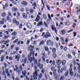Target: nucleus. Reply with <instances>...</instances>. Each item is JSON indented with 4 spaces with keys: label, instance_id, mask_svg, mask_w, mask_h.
Returning a JSON list of instances; mask_svg holds the SVG:
<instances>
[{
    "label": "nucleus",
    "instance_id": "obj_46",
    "mask_svg": "<svg viewBox=\"0 0 80 80\" xmlns=\"http://www.w3.org/2000/svg\"><path fill=\"white\" fill-rule=\"evenodd\" d=\"M54 30L55 31V33L57 34V28H54Z\"/></svg>",
    "mask_w": 80,
    "mask_h": 80
},
{
    "label": "nucleus",
    "instance_id": "obj_47",
    "mask_svg": "<svg viewBox=\"0 0 80 80\" xmlns=\"http://www.w3.org/2000/svg\"><path fill=\"white\" fill-rule=\"evenodd\" d=\"M73 36L74 37H75V36L77 35V32H73Z\"/></svg>",
    "mask_w": 80,
    "mask_h": 80
},
{
    "label": "nucleus",
    "instance_id": "obj_1",
    "mask_svg": "<svg viewBox=\"0 0 80 80\" xmlns=\"http://www.w3.org/2000/svg\"><path fill=\"white\" fill-rule=\"evenodd\" d=\"M35 68V71L33 72V73L32 77L34 78V80H37V76L38 75V73L39 72L40 70L39 69L37 70V66H35L34 67Z\"/></svg>",
    "mask_w": 80,
    "mask_h": 80
},
{
    "label": "nucleus",
    "instance_id": "obj_61",
    "mask_svg": "<svg viewBox=\"0 0 80 80\" xmlns=\"http://www.w3.org/2000/svg\"><path fill=\"white\" fill-rule=\"evenodd\" d=\"M9 60H13V58L11 57H10L9 58Z\"/></svg>",
    "mask_w": 80,
    "mask_h": 80
},
{
    "label": "nucleus",
    "instance_id": "obj_2",
    "mask_svg": "<svg viewBox=\"0 0 80 80\" xmlns=\"http://www.w3.org/2000/svg\"><path fill=\"white\" fill-rule=\"evenodd\" d=\"M27 58L25 57L24 59H22L21 60V62L22 63L23 62V63L22 64V66L23 67H24L25 66V64L27 63Z\"/></svg>",
    "mask_w": 80,
    "mask_h": 80
},
{
    "label": "nucleus",
    "instance_id": "obj_29",
    "mask_svg": "<svg viewBox=\"0 0 80 80\" xmlns=\"http://www.w3.org/2000/svg\"><path fill=\"white\" fill-rule=\"evenodd\" d=\"M42 15L43 18H44L45 20H47V16H46L45 14H43Z\"/></svg>",
    "mask_w": 80,
    "mask_h": 80
},
{
    "label": "nucleus",
    "instance_id": "obj_40",
    "mask_svg": "<svg viewBox=\"0 0 80 80\" xmlns=\"http://www.w3.org/2000/svg\"><path fill=\"white\" fill-rule=\"evenodd\" d=\"M69 70H72V64H70V65H69Z\"/></svg>",
    "mask_w": 80,
    "mask_h": 80
},
{
    "label": "nucleus",
    "instance_id": "obj_50",
    "mask_svg": "<svg viewBox=\"0 0 80 80\" xmlns=\"http://www.w3.org/2000/svg\"><path fill=\"white\" fill-rule=\"evenodd\" d=\"M3 65H4L5 67L6 68V67H7V63H6V62H4L3 63Z\"/></svg>",
    "mask_w": 80,
    "mask_h": 80
},
{
    "label": "nucleus",
    "instance_id": "obj_16",
    "mask_svg": "<svg viewBox=\"0 0 80 80\" xmlns=\"http://www.w3.org/2000/svg\"><path fill=\"white\" fill-rule=\"evenodd\" d=\"M26 70H24V71H22V74L24 77H25L26 76Z\"/></svg>",
    "mask_w": 80,
    "mask_h": 80
},
{
    "label": "nucleus",
    "instance_id": "obj_23",
    "mask_svg": "<svg viewBox=\"0 0 80 80\" xmlns=\"http://www.w3.org/2000/svg\"><path fill=\"white\" fill-rule=\"evenodd\" d=\"M6 15H7V14H6V13L5 12H3L1 14L2 17H5Z\"/></svg>",
    "mask_w": 80,
    "mask_h": 80
},
{
    "label": "nucleus",
    "instance_id": "obj_62",
    "mask_svg": "<svg viewBox=\"0 0 80 80\" xmlns=\"http://www.w3.org/2000/svg\"><path fill=\"white\" fill-rule=\"evenodd\" d=\"M4 23V22L2 21H0V24L2 25V24H3Z\"/></svg>",
    "mask_w": 80,
    "mask_h": 80
},
{
    "label": "nucleus",
    "instance_id": "obj_20",
    "mask_svg": "<svg viewBox=\"0 0 80 80\" xmlns=\"http://www.w3.org/2000/svg\"><path fill=\"white\" fill-rule=\"evenodd\" d=\"M42 74L40 73L38 77V80H40V79L42 78Z\"/></svg>",
    "mask_w": 80,
    "mask_h": 80
},
{
    "label": "nucleus",
    "instance_id": "obj_5",
    "mask_svg": "<svg viewBox=\"0 0 80 80\" xmlns=\"http://www.w3.org/2000/svg\"><path fill=\"white\" fill-rule=\"evenodd\" d=\"M32 55V52L31 51L30 53V54H29L28 57V60L30 61V63H32V59L33 58L30 57Z\"/></svg>",
    "mask_w": 80,
    "mask_h": 80
},
{
    "label": "nucleus",
    "instance_id": "obj_12",
    "mask_svg": "<svg viewBox=\"0 0 80 80\" xmlns=\"http://www.w3.org/2000/svg\"><path fill=\"white\" fill-rule=\"evenodd\" d=\"M2 6L3 7V9L4 10H5V8H7V7H8V3H6L5 5V6L3 4L2 5Z\"/></svg>",
    "mask_w": 80,
    "mask_h": 80
},
{
    "label": "nucleus",
    "instance_id": "obj_39",
    "mask_svg": "<svg viewBox=\"0 0 80 80\" xmlns=\"http://www.w3.org/2000/svg\"><path fill=\"white\" fill-rule=\"evenodd\" d=\"M16 21H16V18H14L13 20H12V22L13 23H15Z\"/></svg>",
    "mask_w": 80,
    "mask_h": 80
},
{
    "label": "nucleus",
    "instance_id": "obj_17",
    "mask_svg": "<svg viewBox=\"0 0 80 80\" xmlns=\"http://www.w3.org/2000/svg\"><path fill=\"white\" fill-rule=\"evenodd\" d=\"M20 56L19 54H18V56H15V58L16 59H17L18 62L19 61V59H20Z\"/></svg>",
    "mask_w": 80,
    "mask_h": 80
},
{
    "label": "nucleus",
    "instance_id": "obj_3",
    "mask_svg": "<svg viewBox=\"0 0 80 80\" xmlns=\"http://www.w3.org/2000/svg\"><path fill=\"white\" fill-rule=\"evenodd\" d=\"M15 67L16 68L17 70V73H18V75H20L21 73H22V71L20 69H18V66L17 65H16L15 66Z\"/></svg>",
    "mask_w": 80,
    "mask_h": 80
},
{
    "label": "nucleus",
    "instance_id": "obj_21",
    "mask_svg": "<svg viewBox=\"0 0 80 80\" xmlns=\"http://www.w3.org/2000/svg\"><path fill=\"white\" fill-rule=\"evenodd\" d=\"M23 17L24 18H27V14H26L25 13H23L22 14Z\"/></svg>",
    "mask_w": 80,
    "mask_h": 80
},
{
    "label": "nucleus",
    "instance_id": "obj_53",
    "mask_svg": "<svg viewBox=\"0 0 80 80\" xmlns=\"http://www.w3.org/2000/svg\"><path fill=\"white\" fill-rule=\"evenodd\" d=\"M43 64H41L39 66V67L40 68V69H42V68H43Z\"/></svg>",
    "mask_w": 80,
    "mask_h": 80
},
{
    "label": "nucleus",
    "instance_id": "obj_48",
    "mask_svg": "<svg viewBox=\"0 0 80 80\" xmlns=\"http://www.w3.org/2000/svg\"><path fill=\"white\" fill-rule=\"evenodd\" d=\"M76 64L78 65V68H80V63H78V62H76Z\"/></svg>",
    "mask_w": 80,
    "mask_h": 80
},
{
    "label": "nucleus",
    "instance_id": "obj_6",
    "mask_svg": "<svg viewBox=\"0 0 80 80\" xmlns=\"http://www.w3.org/2000/svg\"><path fill=\"white\" fill-rule=\"evenodd\" d=\"M34 48V46H32V45H30V47H28V51H30V50L32 52V50H33V49Z\"/></svg>",
    "mask_w": 80,
    "mask_h": 80
},
{
    "label": "nucleus",
    "instance_id": "obj_63",
    "mask_svg": "<svg viewBox=\"0 0 80 80\" xmlns=\"http://www.w3.org/2000/svg\"><path fill=\"white\" fill-rule=\"evenodd\" d=\"M72 54L74 56H75V52L74 51H72Z\"/></svg>",
    "mask_w": 80,
    "mask_h": 80
},
{
    "label": "nucleus",
    "instance_id": "obj_14",
    "mask_svg": "<svg viewBox=\"0 0 80 80\" xmlns=\"http://www.w3.org/2000/svg\"><path fill=\"white\" fill-rule=\"evenodd\" d=\"M54 78L56 80H58V74L57 73H55L54 74Z\"/></svg>",
    "mask_w": 80,
    "mask_h": 80
},
{
    "label": "nucleus",
    "instance_id": "obj_43",
    "mask_svg": "<svg viewBox=\"0 0 80 80\" xmlns=\"http://www.w3.org/2000/svg\"><path fill=\"white\" fill-rule=\"evenodd\" d=\"M7 20H10V21H11V22L12 21V20H10V18H9V16H7Z\"/></svg>",
    "mask_w": 80,
    "mask_h": 80
},
{
    "label": "nucleus",
    "instance_id": "obj_60",
    "mask_svg": "<svg viewBox=\"0 0 80 80\" xmlns=\"http://www.w3.org/2000/svg\"><path fill=\"white\" fill-rule=\"evenodd\" d=\"M52 65H55V60H53L52 61Z\"/></svg>",
    "mask_w": 80,
    "mask_h": 80
},
{
    "label": "nucleus",
    "instance_id": "obj_18",
    "mask_svg": "<svg viewBox=\"0 0 80 80\" xmlns=\"http://www.w3.org/2000/svg\"><path fill=\"white\" fill-rule=\"evenodd\" d=\"M69 74L71 76L73 75V72L72 71V70H69Z\"/></svg>",
    "mask_w": 80,
    "mask_h": 80
},
{
    "label": "nucleus",
    "instance_id": "obj_25",
    "mask_svg": "<svg viewBox=\"0 0 80 80\" xmlns=\"http://www.w3.org/2000/svg\"><path fill=\"white\" fill-rule=\"evenodd\" d=\"M68 71H67V72H65L64 74L65 77H68Z\"/></svg>",
    "mask_w": 80,
    "mask_h": 80
},
{
    "label": "nucleus",
    "instance_id": "obj_36",
    "mask_svg": "<svg viewBox=\"0 0 80 80\" xmlns=\"http://www.w3.org/2000/svg\"><path fill=\"white\" fill-rule=\"evenodd\" d=\"M29 12L30 13H33L34 10L32 9H30L29 10Z\"/></svg>",
    "mask_w": 80,
    "mask_h": 80
},
{
    "label": "nucleus",
    "instance_id": "obj_56",
    "mask_svg": "<svg viewBox=\"0 0 80 80\" xmlns=\"http://www.w3.org/2000/svg\"><path fill=\"white\" fill-rule=\"evenodd\" d=\"M37 42L36 41H33V45H36V44L37 43Z\"/></svg>",
    "mask_w": 80,
    "mask_h": 80
},
{
    "label": "nucleus",
    "instance_id": "obj_24",
    "mask_svg": "<svg viewBox=\"0 0 80 80\" xmlns=\"http://www.w3.org/2000/svg\"><path fill=\"white\" fill-rule=\"evenodd\" d=\"M65 80V76L63 75L61 76L60 77V80Z\"/></svg>",
    "mask_w": 80,
    "mask_h": 80
},
{
    "label": "nucleus",
    "instance_id": "obj_54",
    "mask_svg": "<svg viewBox=\"0 0 80 80\" xmlns=\"http://www.w3.org/2000/svg\"><path fill=\"white\" fill-rule=\"evenodd\" d=\"M3 32H4V33H6V35H8V31H3Z\"/></svg>",
    "mask_w": 80,
    "mask_h": 80
},
{
    "label": "nucleus",
    "instance_id": "obj_30",
    "mask_svg": "<svg viewBox=\"0 0 80 80\" xmlns=\"http://www.w3.org/2000/svg\"><path fill=\"white\" fill-rule=\"evenodd\" d=\"M3 60H4V56L2 55L1 57V61L2 62L3 61Z\"/></svg>",
    "mask_w": 80,
    "mask_h": 80
},
{
    "label": "nucleus",
    "instance_id": "obj_15",
    "mask_svg": "<svg viewBox=\"0 0 80 80\" xmlns=\"http://www.w3.org/2000/svg\"><path fill=\"white\" fill-rule=\"evenodd\" d=\"M61 35H64L66 33V31L65 30H63L61 31Z\"/></svg>",
    "mask_w": 80,
    "mask_h": 80
},
{
    "label": "nucleus",
    "instance_id": "obj_59",
    "mask_svg": "<svg viewBox=\"0 0 80 80\" xmlns=\"http://www.w3.org/2000/svg\"><path fill=\"white\" fill-rule=\"evenodd\" d=\"M15 50H16V52H17L19 50V48L17 47L15 48Z\"/></svg>",
    "mask_w": 80,
    "mask_h": 80
},
{
    "label": "nucleus",
    "instance_id": "obj_31",
    "mask_svg": "<svg viewBox=\"0 0 80 80\" xmlns=\"http://www.w3.org/2000/svg\"><path fill=\"white\" fill-rule=\"evenodd\" d=\"M67 66H64L63 67V70L64 71V72H66L67 71Z\"/></svg>",
    "mask_w": 80,
    "mask_h": 80
},
{
    "label": "nucleus",
    "instance_id": "obj_9",
    "mask_svg": "<svg viewBox=\"0 0 80 80\" xmlns=\"http://www.w3.org/2000/svg\"><path fill=\"white\" fill-rule=\"evenodd\" d=\"M43 25V22H42V21H40L38 23L37 25V26L39 27V26H41L42 25Z\"/></svg>",
    "mask_w": 80,
    "mask_h": 80
},
{
    "label": "nucleus",
    "instance_id": "obj_4",
    "mask_svg": "<svg viewBox=\"0 0 80 80\" xmlns=\"http://www.w3.org/2000/svg\"><path fill=\"white\" fill-rule=\"evenodd\" d=\"M51 37V34L48 32H47L46 33V35H44L43 36L44 38H48L49 37Z\"/></svg>",
    "mask_w": 80,
    "mask_h": 80
},
{
    "label": "nucleus",
    "instance_id": "obj_52",
    "mask_svg": "<svg viewBox=\"0 0 80 80\" xmlns=\"http://www.w3.org/2000/svg\"><path fill=\"white\" fill-rule=\"evenodd\" d=\"M78 12H80V9H78V10H77L76 13H77V15H78Z\"/></svg>",
    "mask_w": 80,
    "mask_h": 80
},
{
    "label": "nucleus",
    "instance_id": "obj_57",
    "mask_svg": "<svg viewBox=\"0 0 80 80\" xmlns=\"http://www.w3.org/2000/svg\"><path fill=\"white\" fill-rule=\"evenodd\" d=\"M47 22L48 24H49V23H50V19H48L47 21Z\"/></svg>",
    "mask_w": 80,
    "mask_h": 80
},
{
    "label": "nucleus",
    "instance_id": "obj_28",
    "mask_svg": "<svg viewBox=\"0 0 80 80\" xmlns=\"http://www.w3.org/2000/svg\"><path fill=\"white\" fill-rule=\"evenodd\" d=\"M17 32H14L12 33V36H15L17 35Z\"/></svg>",
    "mask_w": 80,
    "mask_h": 80
},
{
    "label": "nucleus",
    "instance_id": "obj_22",
    "mask_svg": "<svg viewBox=\"0 0 80 80\" xmlns=\"http://www.w3.org/2000/svg\"><path fill=\"white\" fill-rule=\"evenodd\" d=\"M68 57L69 59H71L72 58V56L71 55V54H68Z\"/></svg>",
    "mask_w": 80,
    "mask_h": 80
},
{
    "label": "nucleus",
    "instance_id": "obj_10",
    "mask_svg": "<svg viewBox=\"0 0 80 80\" xmlns=\"http://www.w3.org/2000/svg\"><path fill=\"white\" fill-rule=\"evenodd\" d=\"M27 28L29 29H30V28H31L32 27V26L31 24L29 23H28L27 24Z\"/></svg>",
    "mask_w": 80,
    "mask_h": 80
},
{
    "label": "nucleus",
    "instance_id": "obj_64",
    "mask_svg": "<svg viewBox=\"0 0 80 80\" xmlns=\"http://www.w3.org/2000/svg\"><path fill=\"white\" fill-rule=\"evenodd\" d=\"M43 31V28H42L40 30V32H42Z\"/></svg>",
    "mask_w": 80,
    "mask_h": 80
},
{
    "label": "nucleus",
    "instance_id": "obj_33",
    "mask_svg": "<svg viewBox=\"0 0 80 80\" xmlns=\"http://www.w3.org/2000/svg\"><path fill=\"white\" fill-rule=\"evenodd\" d=\"M50 42H51L50 40H49L47 41V43L48 45H50Z\"/></svg>",
    "mask_w": 80,
    "mask_h": 80
},
{
    "label": "nucleus",
    "instance_id": "obj_34",
    "mask_svg": "<svg viewBox=\"0 0 80 80\" xmlns=\"http://www.w3.org/2000/svg\"><path fill=\"white\" fill-rule=\"evenodd\" d=\"M16 25L18 26L19 25V22L18 21H16L15 23H14Z\"/></svg>",
    "mask_w": 80,
    "mask_h": 80
},
{
    "label": "nucleus",
    "instance_id": "obj_38",
    "mask_svg": "<svg viewBox=\"0 0 80 80\" xmlns=\"http://www.w3.org/2000/svg\"><path fill=\"white\" fill-rule=\"evenodd\" d=\"M9 35H8L7 36L6 35H5L4 37V39H7V38H8L9 37Z\"/></svg>",
    "mask_w": 80,
    "mask_h": 80
},
{
    "label": "nucleus",
    "instance_id": "obj_42",
    "mask_svg": "<svg viewBox=\"0 0 80 80\" xmlns=\"http://www.w3.org/2000/svg\"><path fill=\"white\" fill-rule=\"evenodd\" d=\"M19 68L20 70L22 71V70H23V68H22V66L21 65H20L19 66Z\"/></svg>",
    "mask_w": 80,
    "mask_h": 80
},
{
    "label": "nucleus",
    "instance_id": "obj_27",
    "mask_svg": "<svg viewBox=\"0 0 80 80\" xmlns=\"http://www.w3.org/2000/svg\"><path fill=\"white\" fill-rule=\"evenodd\" d=\"M56 67H57V65H56V66H52L51 68V70L52 71H53L56 68Z\"/></svg>",
    "mask_w": 80,
    "mask_h": 80
},
{
    "label": "nucleus",
    "instance_id": "obj_7",
    "mask_svg": "<svg viewBox=\"0 0 80 80\" xmlns=\"http://www.w3.org/2000/svg\"><path fill=\"white\" fill-rule=\"evenodd\" d=\"M21 4L22 5H23V6H27L28 4L27 2L25 1H22Z\"/></svg>",
    "mask_w": 80,
    "mask_h": 80
},
{
    "label": "nucleus",
    "instance_id": "obj_51",
    "mask_svg": "<svg viewBox=\"0 0 80 80\" xmlns=\"http://www.w3.org/2000/svg\"><path fill=\"white\" fill-rule=\"evenodd\" d=\"M45 49L46 51H48V47H45Z\"/></svg>",
    "mask_w": 80,
    "mask_h": 80
},
{
    "label": "nucleus",
    "instance_id": "obj_13",
    "mask_svg": "<svg viewBox=\"0 0 80 80\" xmlns=\"http://www.w3.org/2000/svg\"><path fill=\"white\" fill-rule=\"evenodd\" d=\"M12 10L14 12H17L18 9L17 8L14 7L12 8Z\"/></svg>",
    "mask_w": 80,
    "mask_h": 80
},
{
    "label": "nucleus",
    "instance_id": "obj_8",
    "mask_svg": "<svg viewBox=\"0 0 80 80\" xmlns=\"http://www.w3.org/2000/svg\"><path fill=\"white\" fill-rule=\"evenodd\" d=\"M34 61V63L35 64H37V62H38V61L37 60V59H35V57H33L32 58V61Z\"/></svg>",
    "mask_w": 80,
    "mask_h": 80
},
{
    "label": "nucleus",
    "instance_id": "obj_19",
    "mask_svg": "<svg viewBox=\"0 0 80 80\" xmlns=\"http://www.w3.org/2000/svg\"><path fill=\"white\" fill-rule=\"evenodd\" d=\"M62 62L60 60H58L57 61V64L58 65H60L61 64Z\"/></svg>",
    "mask_w": 80,
    "mask_h": 80
},
{
    "label": "nucleus",
    "instance_id": "obj_37",
    "mask_svg": "<svg viewBox=\"0 0 80 80\" xmlns=\"http://www.w3.org/2000/svg\"><path fill=\"white\" fill-rule=\"evenodd\" d=\"M53 72V74H55V73H56V72H57V69H55L54 70H53L52 71Z\"/></svg>",
    "mask_w": 80,
    "mask_h": 80
},
{
    "label": "nucleus",
    "instance_id": "obj_44",
    "mask_svg": "<svg viewBox=\"0 0 80 80\" xmlns=\"http://www.w3.org/2000/svg\"><path fill=\"white\" fill-rule=\"evenodd\" d=\"M5 42V41H4L3 40H2V41H0V43H1V45H2V44H3V42Z\"/></svg>",
    "mask_w": 80,
    "mask_h": 80
},
{
    "label": "nucleus",
    "instance_id": "obj_55",
    "mask_svg": "<svg viewBox=\"0 0 80 80\" xmlns=\"http://www.w3.org/2000/svg\"><path fill=\"white\" fill-rule=\"evenodd\" d=\"M78 73H80V68H78Z\"/></svg>",
    "mask_w": 80,
    "mask_h": 80
},
{
    "label": "nucleus",
    "instance_id": "obj_49",
    "mask_svg": "<svg viewBox=\"0 0 80 80\" xmlns=\"http://www.w3.org/2000/svg\"><path fill=\"white\" fill-rule=\"evenodd\" d=\"M12 3L14 4V5H17V2H15L14 1H12Z\"/></svg>",
    "mask_w": 80,
    "mask_h": 80
},
{
    "label": "nucleus",
    "instance_id": "obj_45",
    "mask_svg": "<svg viewBox=\"0 0 80 80\" xmlns=\"http://www.w3.org/2000/svg\"><path fill=\"white\" fill-rule=\"evenodd\" d=\"M16 53H17V51H14L13 52H11V55H15V54H16Z\"/></svg>",
    "mask_w": 80,
    "mask_h": 80
},
{
    "label": "nucleus",
    "instance_id": "obj_35",
    "mask_svg": "<svg viewBox=\"0 0 80 80\" xmlns=\"http://www.w3.org/2000/svg\"><path fill=\"white\" fill-rule=\"evenodd\" d=\"M56 49L55 48H53L52 52L53 53H56Z\"/></svg>",
    "mask_w": 80,
    "mask_h": 80
},
{
    "label": "nucleus",
    "instance_id": "obj_41",
    "mask_svg": "<svg viewBox=\"0 0 80 80\" xmlns=\"http://www.w3.org/2000/svg\"><path fill=\"white\" fill-rule=\"evenodd\" d=\"M30 42V39L27 40V42H26V43H27V45H28V44H29Z\"/></svg>",
    "mask_w": 80,
    "mask_h": 80
},
{
    "label": "nucleus",
    "instance_id": "obj_26",
    "mask_svg": "<svg viewBox=\"0 0 80 80\" xmlns=\"http://www.w3.org/2000/svg\"><path fill=\"white\" fill-rule=\"evenodd\" d=\"M44 43H45V42H44V41H42L40 43L39 45H43Z\"/></svg>",
    "mask_w": 80,
    "mask_h": 80
},
{
    "label": "nucleus",
    "instance_id": "obj_11",
    "mask_svg": "<svg viewBox=\"0 0 80 80\" xmlns=\"http://www.w3.org/2000/svg\"><path fill=\"white\" fill-rule=\"evenodd\" d=\"M40 16H39L38 15H37V16L36 19L35 20V21L37 22H38L40 20Z\"/></svg>",
    "mask_w": 80,
    "mask_h": 80
},
{
    "label": "nucleus",
    "instance_id": "obj_58",
    "mask_svg": "<svg viewBox=\"0 0 80 80\" xmlns=\"http://www.w3.org/2000/svg\"><path fill=\"white\" fill-rule=\"evenodd\" d=\"M60 39L62 41V42H64L65 41L64 40V39L63 37H61L60 38Z\"/></svg>",
    "mask_w": 80,
    "mask_h": 80
},
{
    "label": "nucleus",
    "instance_id": "obj_32",
    "mask_svg": "<svg viewBox=\"0 0 80 80\" xmlns=\"http://www.w3.org/2000/svg\"><path fill=\"white\" fill-rule=\"evenodd\" d=\"M65 63H66V61L63 60L62 62V65H64L65 64Z\"/></svg>",
    "mask_w": 80,
    "mask_h": 80
}]
</instances>
